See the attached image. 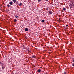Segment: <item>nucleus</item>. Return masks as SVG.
I'll list each match as a JSON object with an SVG mask.
<instances>
[{
    "label": "nucleus",
    "mask_w": 74,
    "mask_h": 74,
    "mask_svg": "<svg viewBox=\"0 0 74 74\" xmlns=\"http://www.w3.org/2000/svg\"><path fill=\"white\" fill-rule=\"evenodd\" d=\"M12 1H13L14 3H16V4H19V3L18 1H16V0H12Z\"/></svg>",
    "instance_id": "f257e3e1"
},
{
    "label": "nucleus",
    "mask_w": 74,
    "mask_h": 74,
    "mask_svg": "<svg viewBox=\"0 0 74 74\" xmlns=\"http://www.w3.org/2000/svg\"><path fill=\"white\" fill-rule=\"evenodd\" d=\"M2 69L3 70H4V69L5 68V67L3 65H2Z\"/></svg>",
    "instance_id": "f03ea898"
},
{
    "label": "nucleus",
    "mask_w": 74,
    "mask_h": 74,
    "mask_svg": "<svg viewBox=\"0 0 74 74\" xmlns=\"http://www.w3.org/2000/svg\"><path fill=\"white\" fill-rule=\"evenodd\" d=\"M28 29L27 28H26L25 29V31H28Z\"/></svg>",
    "instance_id": "7ed1b4c3"
},
{
    "label": "nucleus",
    "mask_w": 74,
    "mask_h": 74,
    "mask_svg": "<svg viewBox=\"0 0 74 74\" xmlns=\"http://www.w3.org/2000/svg\"><path fill=\"white\" fill-rule=\"evenodd\" d=\"M74 5H71L70 6V8H72V7H73H73H74Z\"/></svg>",
    "instance_id": "20e7f679"
},
{
    "label": "nucleus",
    "mask_w": 74,
    "mask_h": 74,
    "mask_svg": "<svg viewBox=\"0 0 74 74\" xmlns=\"http://www.w3.org/2000/svg\"><path fill=\"white\" fill-rule=\"evenodd\" d=\"M49 14H52V12H51V11H49Z\"/></svg>",
    "instance_id": "39448f33"
},
{
    "label": "nucleus",
    "mask_w": 74,
    "mask_h": 74,
    "mask_svg": "<svg viewBox=\"0 0 74 74\" xmlns=\"http://www.w3.org/2000/svg\"><path fill=\"white\" fill-rule=\"evenodd\" d=\"M10 5H12V2H11L10 3Z\"/></svg>",
    "instance_id": "423d86ee"
},
{
    "label": "nucleus",
    "mask_w": 74,
    "mask_h": 74,
    "mask_svg": "<svg viewBox=\"0 0 74 74\" xmlns=\"http://www.w3.org/2000/svg\"><path fill=\"white\" fill-rule=\"evenodd\" d=\"M22 5V3H20V4H18L19 5L21 6Z\"/></svg>",
    "instance_id": "0eeeda50"
},
{
    "label": "nucleus",
    "mask_w": 74,
    "mask_h": 74,
    "mask_svg": "<svg viewBox=\"0 0 74 74\" xmlns=\"http://www.w3.org/2000/svg\"><path fill=\"white\" fill-rule=\"evenodd\" d=\"M41 71V70L40 69H39L38 70V72H39L40 73V72Z\"/></svg>",
    "instance_id": "6e6552de"
},
{
    "label": "nucleus",
    "mask_w": 74,
    "mask_h": 74,
    "mask_svg": "<svg viewBox=\"0 0 74 74\" xmlns=\"http://www.w3.org/2000/svg\"><path fill=\"white\" fill-rule=\"evenodd\" d=\"M63 10H64V11H65V10H66V8H64Z\"/></svg>",
    "instance_id": "1a4fd4ad"
},
{
    "label": "nucleus",
    "mask_w": 74,
    "mask_h": 74,
    "mask_svg": "<svg viewBox=\"0 0 74 74\" xmlns=\"http://www.w3.org/2000/svg\"><path fill=\"white\" fill-rule=\"evenodd\" d=\"M41 22H44V20H42Z\"/></svg>",
    "instance_id": "9d476101"
},
{
    "label": "nucleus",
    "mask_w": 74,
    "mask_h": 74,
    "mask_svg": "<svg viewBox=\"0 0 74 74\" xmlns=\"http://www.w3.org/2000/svg\"><path fill=\"white\" fill-rule=\"evenodd\" d=\"M32 58H35V56H32Z\"/></svg>",
    "instance_id": "9b49d317"
},
{
    "label": "nucleus",
    "mask_w": 74,
    "mask_h": 74,
    "mask_svg": "<svg viewBox=\"0 0 74 74\" xmlns=\"http://www.w3.org/2000/svg\"><path fill=\"white\" fill-rule=\"evenodd\" d=\"M15 17L16 18H17L18 17V16H16Z\"/></svg>",
    "instance_id": "f8f14e48"
},
{
    "label": "nucleus",
    "mask_w": 74,
    "mask_h": 74,
    "mask_svg": "<svg viewBox=\"0 0 74 74\" xmlns=\"http://www.w3.org/2000/svg\"><path fill=\"white\" fill-rule=\"evenodd\" d=\"M14 21L15 22H16V20H14Z\"/></svg>",
    "instance_id": "ddd939ff"
},
{
    "label": "nucleus",
    "mask_w": 74,
    "mask_h": 74,
    "mask_svg": "<svg viewBox=\"0 0 74 74\" xmlns=\"http://www.w3.org/2000/svg\"><path fill=\"white\" fill-rule=\"evenodd\" d=\"M64 74H66V72H64Z\"/></svg>",
    "instance_id": "4468645a"
},
{
    "label": "nucleus",
    "mask_w": 74,
    "mask_h": 74,
    "mask_svg": "<svg viewBox=\"0 0 74 74\" xmlns=\"http://www.w3.org/2000/svg\"><path fill=\"white\" fill-rule=\"evenodd\" d=\"M8 7H10V5H7Z\"/></svg>",
    "instance_id": "2eb2a0df"
},
{
    "label": "nucleus",
    "mask_w": 74,
    "mask_h": 74,
    "mask_svg": "<svg viewBox=\"0 0 74 74\" xmlns=\"http://www.w3.org/2000/svg\"><path fill=\"white\" fill-rule=\"evenodd\" d=\"M72 66H74V63H73V64H72Z\"/></svg>",
    "instance_id": "dca6fc26"
},
{
    "label": "nucleus",
    "mask_w": 74,
    "mask_h": 74,
    "mask_svg": "<svg viewBox=\"0 0 74 74\" xmlns=\"http://www.w3.org/2000/svg\"><path fill=\"white\" fill-rule=\"evenodd\" d=\"M42 0H38V1H41Z\"/></svg>",
    "instance_id": "f3484780"
},
{
    "label": "nucleus",
    "mask_w": 74,
    "mask_h": 74,
    "mask_svg": "<svg viewBox=\"0 0 74 74\" xmlns=\"http://www.w3.org/2000/svg\"><path fill=\"white\" fill-rule=\"evenodd\" d=\"M66 26L67 27V26H68V25H66Z\"/></svg>",
    "instance_id": "a211bd4d"
},
{
    "label": "nucleus",
    "mask_w": 74,
    "mask_h": 74,
    "mask_svg": "<svg viewBox=\"0 0 74 74\" xmlns=\"http://www.w3.org/2000/svg\"><path fill=\"white\" fill-rule=\"evenodd\" d=\"M59 21H59V20H57V22H59Z\"/></svg>",
    "instance_id": "6ab92c4d"
},
{
    "label": "nucleus",
    "mask_w": 74,
    "mask_h": 74,
    "mask_svg": "<svg viewBox=\"0 0 74 74\" xmlns=\"http://www.w3.org/2000/svg\"><path fill=\"white\" fill-rule=\"evenodd\" d=\"M49 51H51V50H49Z\"/></svg>",
    "instance_id": "aec40b11"
},
{
    "label": "nucleus",
    "mask_w": 74,
    "mask_h": 74,
    "mask_svg": "<svg viewBox=\"0 0 74 74\" xmlns=\"http://www.w3.org/2000/svg\"><path fill=\"white\" fill-rule=\"evenodd\" d=\"M60 18H59V20H60Z\"/></svg>",
    "instance_id": "412c9836"
},
{
    "label": "nucleus",
    "mask_w": 74,
    "mask_h": 74,
    "mask_svg": "<svg viewBox=\"0 0 74 74\" xmlns=\"http://www.w3.org/2000/svg\"><path fill=\"white\" fill-rule=\"evenodd\" d=\"M73 62H74V60H73Z\"/></svg>",
    "instance_id": "4be33fe9"
},
{
    "label": "nucleus",
    "mask_w": 74,
    "mask_h": 74,
    "mask_svg": "<svg viewBox=\"0 0 74 74\" xmlns=\"http://www.w3.org/2000/svg\"><path fill=\"white\" fill-rule=\"evenodd\" d=\"M26 38L27 39V38L26 37Z\"/></svg>",
    "instance_id": "5701e85b"
},
{
    "label": "nucleus",
    "mask_w": 74,
    "mask_h": 74,
    "mask_svg": "<svg viewBox=\"0 0 74 74\" xmlns=\"http://www.w3.org/2000/svg\"><path fill=\"white\" fill-rule=\"evenodd\" d=\"M46 1H48V0H46Z\"/></svg>",
    "instance_id": "b1692460"
},
{
    "label": "nucleus",
    "mask_w": 74,
    "mask_h": 74,
    "mask_svg": "<svg viewBox=\"0 0 74 74\" xmlns=\"http://www.w3.org/2000/svg\"><path fill=\"white\" fill-rule=\"evenodd\" d=\"M17 74V73H16L15 74Z\"/></svg>",
    "instance_id": "393cba45"
},
{
    "label": "nucleus",
    "mask_w": 74,
    "mask_h": 74,
    "mask_svg": "<svg viewBox=\"0 0 74 74\" xmlns=\"http://www.w3.org/2000/svg\"><path fill=\"white\" fill-rule=\"evenodd\" d=\"M12 74H14V73H12Z\"/></svg>",
    "instance_id": "a878e982"
}]
</instances>
